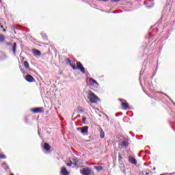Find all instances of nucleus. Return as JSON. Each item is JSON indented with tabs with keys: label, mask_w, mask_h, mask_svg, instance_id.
<instances>
[{
	"label": "nucleus",
	"mask_w": 175,
	"mask_h": 175,
	"mask_svg": "<svg viewBox=\"0 0 175 175\" xmlns=\"http://www.w3.org/2000/svg\"><path fill=\"white\" fill-rule=\"evenodd\" d=\"M88 98L91 103H98V102L100 100V99L92 92H89Z\"/></svg>",
	"instance_id": "nucleus-1"
},
{
	"label": "nucleus",
	"mask_w": 175,
	"mask_h": 175,
	"mask_svg": "<svg viewBox=\"0 0 175 175\" xmlns=\"http://www.w3.org/2000/svg\"><path fill=\"white\" fill-rule=\"evenodd\" d=\"M81 174L82 175H94V172L90 167H85L80 171Z\"/></svg>",
	"instance_id": "nucleus-2"
},
{
	"label": "nucleus",
	"mask_w": 175,
	"mask_h": 175,
	"mask_svg": "<svg viewBox=\"0 0 175 175\" xmlns=\"http://www.w3.org/2000/svg\"><path fill=\"white\" fill-rule=\"evenodd\" d=\"M77 69L81 70L83 73H85V68L80 62H77Z\"/></svg>",
	"instance_id": "nucleus-3"
},
{
	"label": "nucleus",
	"mask_w": 175,
	"mask_h": 175,
	"mask_svg": "<svg viewBox=\"0 0 175 175\" xmlns=\"http://www.w3.org/2000/svg\"><path fill=\"white\" fill-rule=\"evenodd\" d=\"M25 80H27L28 83H33V81H35V78H33L31 75L27 74L26 75Z\"/></svg>",
	"instance_id": "nucleus-4"
},
{
	"label": "nucleus",
	"mask_w": 175,
	"mask_h": 175,
	"mask_svg": "<svg viewBox=\"0 0 175 175\" xmlns=\"http://www.w3.org/2000/svg\"><path fill=\"white\" fill-rule=\"evenodd\" d=\"M78 131H81V133H87L88 132V126H85L83 127H79L77 128Z\"/></svg>",
	"instance_id": "nucleus-5"
},
{
	"label": "nucleus",
	"mask_w": 175,
	"mask_h": 175,
	"mask_svg": "<svg viewBox=\"0 0 175 175\" xmlns=\"http://www.w3.org/2000/svg\"><path fill=\"white\" fill-rule=\"evenodd\" d=\"M44 109L43 107H38V108H34L31 109V111L33 113H42Z\"/></svg>",
	"instance_id": "nucleus-6"
},
{
	"label": "nucleus",
	"mask_w": 175,
	"mask_h": 175,
	"mask_svg": "<svg viewBox=\"0 0 175 175\" xmlns=\"http://www.w3.org/2000/svg\"><path fill=\"white\" fill-rule=\"evenodd\" d=\"M33 54L34 57H39V56L42 55V52H40V51H39L38 49H34V50H33Z\"/></svg>",
	"instance_id": "nucleus-7"
},
{
	"label": "nucleus",
	"mask_w": 175,
	"mask_h": 175,
	"mask_svg": "<svg viewBox=\"0 0 175 175\" xmlns=\"http://www.w3.org/2000/svg\"><path fill=\"white\" fill-rule=\"evenodd\" d=\"M129 161L131 162V163H133V165H137V161L134 157H129Z\"/></svg>",
	"instance_id": "nucleus-8"
},
{
	"label": "nucleus",
	"mask_w": 175,
	"mask_h": 175,
	"mask_svg": "<svg viewBox=\"0 0 175 175\" xmlns=\"http://www.w3.org/2000/svg\"><path fill=\"white\" fill-rule=\"evenodd\" d=\"M89 81L91 83H93V85H94V87L98 88L99 86V83L98 82H96L95 81V79H92V78H90L89 79Z\"/></svg>",
	"instance_id": "nucleus-9"
},
{
	"label": "nucleus",
	"mask_w": 175,
	"mask_h": 175,
	"mask_svg": "<svg viewBox=\"0 0 175 175\" xmlns=\"http://www.w3.org/2000/svg\"><path fill=\"white\" fill-rule=\"evenodd\" d=\"M122 106L123 110H129L131 109V107H129V105L126 103H122Z\"/></svg>",
	"instance_id": "nucleus-10"
},
{
	"label": "nucleus",
	"mask_w": 175,
	"mask_h": 175,
	"mask_svg": "<svg viewBox=\"0 0 175 175\" xmlns=\"http://www.w3.org/2000/svg\"><path fill=\"white\" fill-rule=\"evenodd\" d=\"M61 174L62 175H69V172H68V170H66V167H62Z\"/></svg>",
	"instance_id": "nucleus-11"
},
{
	"label": "nucleus",
	"mask_w": 175,
	"mask_h": 175,
	"mask_svg": "<svg viewBox=\"0 0 175 175\" xmlns=\"http://www.w3.org/2000/svg\"><path fill=\"white\" fill-rule=\"evenodd\" d=\"M44 150H45V151H50L51 147L50 146V144H49L48 143H44V146H43Z\"/></svg>",
	"instance_id": "nucleus-12"
},
{
	"label": "nucleus",
	"mask_w": 175,
	"mask_h": 175,
	"mask_svg": "<svg viewBox=\"0 0 175 175\" xmlns=\"http://www.w3.org/2000/svg\"><path fill=\"white\" fill-rule=\"evenodd\" d=\"M6 58H8L6 54L3 52H0V61H2V59H6Z\"/></svg>",
	"instance_id": "nucleus-13"
},
{
	"label": "nucleus",
	"mask_w": 175,
	"mask_h": 175,
	"mask_svg": "<svg viewBox=\"0 0 175 175\" xmlns=\"http://www.w3.org/2000/svg\"><path fill=\"white\" fill-rule=\"evenodd\" d=\"M99 132L100 139H105V131H103V129H102V128L99 129Z\"/></svg>",
	"instance_id": "nucleus-14"
},
{
	"label": "nucleus",
	"mask_w": 175,
	"mask_h": 175,
	"mask_svg": "<svg viewBox=\"0 0 175 175\" xmlns=\"http://www.w3.org/2000/svg\"><path fill=\"white\" fill-rule=\"evenodd\" d=\"M16 49H17V43L14 42L13 46H12V51L14 55H16Z\"/></svg>",
	"instance_id": "nucleus-15"
},
{
	"label": "nucleus",
	"mask_w": 175,
	"mask_h": 175,
	"mask_svg": "<svg viewBox=\"0 0 175 175\" xmlns=\"http://www.w3.org/2000/svg\"><path fill=\"white\" fill-rule=\"evenodd\" d=\"M23 65H24L25 68H26V69H29V64L28 63V62L25 61L23 62Z\"/></svg>",
	"instance_id": "nucleus-16"
},
{
	"label": "nucleus",
	"mask_w": 175,
	"mask_h": 175,
	"mask_svg": "<svg viewBox=\"0 0 175 175\" xmlns=\"http://www.w3.org/2000/svg\"><path fill=\"white\" fill-rule=\"evenodd\" d=\"M2 167L3 169H5V170H8V169H9V166H8V164L6 163H2Z\"/></svg>",
	"instance_id": "nucleus-17"
},
{
	"label": "nucleus",
	"mask_w": 175,
	"mask_h": 175,
	"mask_svg": "<svg viewBox=\"0 0 175 175\" xmlns=\"http://www.w3.org/2000/svg\"><path fill=\"white\" fill-rule=\"evenodd\" d=\"M94 169L96 170H98L99 172H100V170H103V167H102V166H94Z\"/></svg>",
	"instance_id": "nucleus-18"
},
{
	"label": "nucleus",
	"mask_w": 175,
	"mask_h": 175,
	"mask_svg": "<svg viewBox=\"0 0 175 175\" xmlns=\"http://www.w3.org/2000/svg\"><path fill=\"white\" fill-rule=\"evenodd\" d=\"M5 40V36L3 34L0 35V42H3Z\"/></svg>",
	"instance_id": "nucleus-19"
},
{
	"label": "nucleus",
	"mask_w": 175,
	"mask_h": 175,
	"mask_svg": "<svg viewBox=\"0 0 175 175\" xmlns=\"http://www.w3.org/2000/svg\"><path fill=\"white\" fill-rule=\"evenodd\" d=\"M122 146L123 147H128V142L126 141H123Z\"/></svg>",
	"instance_id": "nucleus-20"
},
{
	"label": "nucleus",
	"mask_w": 175,
	"mask_h": 175,
	"mask_svg": "<svg viewBox=\"0 0 175 175\" xmlns=\"http://www.w3.org/2000/svg\"><path fill=\"white\" fill-rule=\"evenodd\" d=\"M0 159H6V156L5 154H0Z\"/></svg>",
	"instance_id": "nucleus-21"
},
{
	"label": "nucleus",
	"mask_w": 175,
	"mask_h": 175,
	"mask_svg": "<svg viewBox=\"0 0 175 175\" xmlns=\"http://www.w3.org/2000/svg\"><path fill=\"white\" fill-rule=\"evenodd\" d=\"M70 66L72 68V69H73L74 70H76V69H77V67H76L75 65H73V64H70Z\"/></svg>",
	"instance_id": "nucleus-22"
},
{
	"label": "nucleus",
	"mask_w": 175,
	"mask_h": 175,
	"mask_svg": "<svg viewBox=\"0 0 175 175\" xmlns=\"http://www.w3.org/2000/svg\"><path fill=\"white\" fill-rule=\"evenodd\" d=\"M66 62H67V64H70V62H71L70 59L68 58L66 59Z\"/></svg>",
	"instance_id": "nucleus-23"
},
{
	"label": "nucleus",
	"mask_w": 175,
	"mask_h": 175,
	"mask_svg": "<svg viewBox=\"0 0 175 175\" xmlns=\"http://www.w3.org/2000/svg\"><path fill=\"white\" fill-rule=\"evenodd\" d=\"M72 161H70L69 163H67V166H72Z\"/></svg>",
	"instance_id": "nucleus-24"
},
{
	"label": "nucleus",
	"mask_w": 175,
	"mask_h": 175,
	"mask_svg": "<svg viewBox=\"0 0 175 175\" xmlns=\"http://www.w3.org/2000/svg\"><path fill=\"white\" fill-rule=\"evenodd\" d=\"M164 95H165V96H167V98H168V99H170V100H171V102H172V98L170 97H169V96H167L166 94H164Z\"/></svg>",
	"instance_id": "nucleus-25"
},
{
	"label": "nucleus",
	"mask_w": 175,
	"mask_h": 175,
	"mask_svg": "<svg viewBox=\"0 0 175 175\" xmlns=\"http://www.w3.org/2000/svg\"><path fill=\"white\" fill-rule=\"evenodd\" d=\"M77 163H78L77 159H75V163H73V165H75L76 166L77 165Z\"/></svg>",
	"instance_id": "nucleus-26"
},
{
	"label": "nucleus",
	"mask_w": 175,
	"mask_h": 175,
	"mask_svg": "<svg viewBox=\"0 0 175 175\" xmlns=\"http://www.w3.org/2000/svg\"><path fill=\"white\" fill-rule=\"evenodd\" d=\"M111 2H120L121 0H111Z\"/></svg>",
	"instance_id": "nucleus-27"
},
{
	"label": "nucleus",
	"mask_w": 175,
	"mask_h": 175,
	"mask_svg": "<svg viewBox=\"0 0 175 175\" xmlns=\"http://www.w3.org/2000/svg\"><path fill=\"white\" fill-rule=\"evenodd\" d=\"M98 1H101L103 2H107L109 0H98Z\"/></svg>",
	"instance_id": "nucleus-28"
},
{
	"label": "nucleus",
	"mask_w": 175,
	"mask_h": 175,
	"mask_svg": "<svg viewBox=\"0 0 175 175\" xmlns=\"http://www.w3.org/2000/svg\"><path fill=\"white\" fill-rule=\"evenodd\" d=\"M122 173H124V174H125V173H126V170L124 168L122 170Z\"/></svg>",
	"instance_id": "nucleus-29"
},
{
	"label": "nucleus",
	"mask_w": 175,
	"mask_h": 175,
	"mask_svg": "<svg viewBox=\"0 0 175 175\" xmlns=\"http://www.w3.org/2000/svg\"><path fill=\"white\" fill-rule=\"evenodd\" d=\"M6 44H7V46H10V44H12V43H10V42H7Z\"/></svg>",
	"instance_id": "nucleus-30"
},
{
	"label": "nucleus",
	"mask_w": 175,
	"mask_h": 175,
	"mask_svg": "<svg viewBox=\"0 0 175 175\" xmlns=\"http://www.w3.org/2000/svg\"><path fill=\"white\" fill-rule=\"evenodd\" d=\"M21 72H22V73H23V75L25 74L23 69H21Z\"/></svg>",
	"instance_id": "nucleus-31"
},
{
	"label": "nucleus",
	"mask_w": 175,
	"mask_h": 175,
	"mask_svg": "<svg viewBox=\"0 0 175 175\" xmlns=\"http://www.w3.org/2000/svg\"><path fill=\"white\" fill-rule=\"evenodd\" d=\"M122 159V157L121 156H119V161H121Z\"/></svg>",
	"instance_id": "nucleus-32"
},
{
	"label": "nucleus",
	"mask_w": 175,
	"mask_h": 175,
	"mask_svg": "<svg viewBox=\"0 0 175 175\" xmlns=\"http://www.w3.org/2000/svg\"><path fill=\"white\" fill-rule=\"evenodd\" d=\"M83 121H85V120H87V118H83Z\"/></svg>",
	"instance_id": "nucleus-33"
},
{
	"label": "nucleus",
	"mask_w": 175,
	"mask_h": 175,
	"mask_svg": "<svg viewBox=\"0 0 175 175\" xmlns=\"http://www.w3.org/2000/svg\"><path fill=\"white\" fill-rule=\"evenodd\" d=\"M44 39H47V38L46 37V34H44Z\"/></svg>",
	"instance_id": "nucleus-34"
},
{
	"label": "nucleus",
	"mask_w": 175,
	"mask_h": 175,
	"mask_svg": "<svg viewBox=\"0 0 175 175\" xmlns=\"http://www.w3.org/2000/svg\"><path fill=\"white\" fill-rule=\"evenodd\" d=\"M148 174H150V173H148V172H145V174H144V175H148Z\"/></svg>",
	"instance_id": "nucleus-35"
},
{
	"label": "nucleus",
	"mask_w": 175,
	"mask_h": 175,
	"mask_svg": "<svg viewBox=\"0 0 175 175\" xmlns=\"http://www.w3.org/2000/svg\"><path fill=\"white\" fill-rule=\"evenodd\" d=\"M119 100H120V102H122V100H124L120 98V99H119Z\"/></svg>",
	"instance_id": "nucleus-36"
},
{
	"label": "nucleus",
	"mask_w": 175,
	"mask_h": 175,
	"mask_svg": "<svg viewBox=\"0 0 175 175\" xmlns=\"http://www.w3.org/2000/svg\"><path fill=\"white\" fill-rule=\"evenodd\" d=\"M3 31H4V32H5V31H6V29H3Z\"/></svg>",
	"instance_id": "nucleus-37"
},
{
	"label": "nucleus",
	"mask_w": 175,
	"mask_h": 175,
	"mask_svg": "<svg viewBox=\"0 0 175 175\" xmlns=\"http://www.w3.org/2000/svg\"><path fill=\"white\" fill-rule=\"evenodd\" d=\"M155 169H156L155 167H153V170H155Z\"/></svg>",
	"instance_id": "nucleus-38"
},
{
	"label": "nucleus",
	"mask_w": 175,
	"mask_h": 175,
	"mask_svg": "<svg viewBox=\"0 0 175 175\" xmlns=\"http://www.w3.org/2000/svg\"><path fill=\"white\" fill-rule=\"evenodd\" d=\"M138 155H139V157H142V155L140 154H139Z\"/></svg>",
	"instance_id": "nucleus-39"
},
{
	"label": "nucleus",
	"mask_w": 175,
	"mask_h": 175,
	"mask_svg": "<svg viewBox=\"0 0 175 175\" xmlns=\"http://www.w3.org/2000/svg\"><path fill=\"white\" fill-rule=\"evenodd\" d=\"M1 28H3V25H1Z\"/></svg>",
	"instance_id": "nucleus-40"
},
{
	"label": "nucleus",
	"mask_w": 175,
	"mask_h": 175,
	"mask_svg": "<svg viewBox=\"0 0 175 175\" xmlns=\"http://www.w3.org/2000/svg\"><path fill=\"white\" fill-rule=\"evenodd\" d=\"M152 77H154V76H152V77H151V79H152Z\"/></svg>",
	"instance_id": "nucleus-41"
},
{
	"label": "nucleus",
	"mask_w": 175,
	"mask_h": 175,
	"mask_svg": "<svg viewBox=\"0 0 175 175\" xmlns=\"http://www.w3.org/2000/svg\"><path fill=\"white\" fill-rule=\"evenodd\" d=\"M11 175H14V174H11Z\"/></svg>",
	"instance_id": "nucleus-42"
},
{
	"label": "nucleus",
	"mask_w": 175,
	"mask_h": 175,
	"mask_svg": "<svg viewBox=\"0 0 175 175\" xmlns=\"http://www.w3.org/2000/svg\"><path fill=\"white\" fill-rule=\"evenodd\" d=\"M38 135H40V132L38 131Z\"/></svg>",
	"instance_id": "nucleus-43"
}]
</instances>
